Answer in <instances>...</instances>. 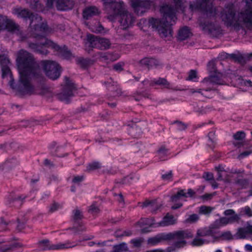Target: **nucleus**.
I'll return each mask as SVG.
<instances>
[{
	"mask_svg": "<svg viewBox=\"0 0 252 252\" xmlns=\"http://www.w3.org/2000/svg\"><path fill=\"white\" fill-rule=\"evenodd\" d=\"M16 61L20 74L18 85L13 86L14 79L11 72L6 65L2 67V77L4 78L9 75L11 78L9 82L10 86L21 94H31L33 92L34 88L31 83V80L33 78L38 82L43 81L44 77L41 70L33 56L24 49L20 50L17 53Z\"/></svg>",
	"mask_w": 252,
	"mask_h": 252,
	"instance_id": "f257e3e1",
	"label": "nucleus"
},
{
	"mask_svg": "<svg viewBox=\"0 0 252 252\" xmlns=\"http://www.w3.org/2000/svg\"><path fill=\"white\" fill-rule=\"evenodd\" d=\"M160 12L162 18L161 19L150 18L149 25L158 31L161 37L169 39L172 36V26L177 19L175 10L171 6L164 5L160 7Z\"/></svg>",
	"mask_w": 252,
	"mask_h": 252,
	"instance_id": "f03ea898",
	"label": "nucleus"
},
{
	"mask_svg": "<svg viewBox=\"0 0 252 252\" xmlns=\"http://www.w3.org/2000/svg\"><path fill=\"white\" fill-rule=\"evenodd\" d=\"M246 6L238 12L236 21L249 30L252 29V0L246 1Z\"/></svg>",
	"mask_w": 252,
	"mask_h": 252,
	"instance_id": "7ed1b4c3",
	"label": "nucleus"
},
{
	"mask_svg": "<svg viewBox=\"0 0 252 252\" xmlns=\"http://www.w3.org/2000/svg\"><path fill=\"white\" fill-rule=\"evenodd\" d=\"M189 8L192 11H200L210 16L216 15V7L210 0H196L190 3Z\"/></svg>",
	"mask_w": 252,
	"mask_h": 252,
	"instance_id": "20e7f679",
	"label": "nucleus"
},
{
	"mask_svg": "<svg viewBox=\"0 0 252 252\" xmlns=\"http://www.w3.org/2000/svg\"><path fill=\"white\" fill-rule=\"evenodd\" d=\"M189 234L184 231H175L166 234H159L149 238L147 242L149 244L155 245L163 241L171 240L174 238L188 237H189Z\"/></svg>",
	"mask_w": 252,
	"mask_h": 252,
	"instance_id": "39448f33",
	"label": "nucleus"
},
{
	"mask_svg": "<svg viewBox=\"0 0 252 252\" xmlns=\"http://www.w3.org/2000/svg\"><path fill=\"white\" fill-rule=\"evenodd\" d=\"M42 65L46 75L51 79H58L61 75L60 66L55 62L48 60L42 61Z\"/></svg>",
	"mask_w": 252,
	"mask_h": 252,
	"instance_id": "423d86ee",
	"label": "nucleus"
},
{
	"mask_svg": "<svg viewBox=\"0 0 252 252\" xmlns=\"http://www.w3.org/2000/svg\"><path fill=\"white\" fill-rule=\"evenodd\" d=\"M65 83L63 86L62 92L58 94V98L61 101L69 102L70 97L73 95V92L76 90L74 83L67 77L64 78Z\"/></svg>",
	"mask_w": 252,
	"mask_h": 252,
	"instance_id": "0eeeda50",
	"label": "nucleus"
},
{
	"mask_svg": "<svg viewBox=\"0 0 252 252\" xmlns=\"http://www.w3.org/2000/svg\"><path fill=\"white\" fill-rule=\"evenodd\" d=\"M51 29L48 27L46 23H42L41 24L35 25L33 27L31 26L29 31L30 37L34 38L37 40L46 38L45 37L48 33H50Z\"/></svg>",
	"mask_w": 252,
	"mask_h": 252,
	"instance_id": "6e6552de",
	"label": "nucleus"
},
{
	"mask_svg": "<svg viewBox=\"0 0 252 252\" xmlns=\"http://www.w3.org/2000/svg\"><path fill=\"white\" fill-rule=\"evenodd\" d=\"M54 3L56 8L59 11L71 10L75 4L74 0H47V6L50 8H53Z\"/></svg>",
	"mask_w": 252,
	"mask_h": 252,
	"instance_id": "1a4fd4ad",
	"label": "nucleus"
},
{
	"mask_svg": "<svg viewBox=\"0 0 252 252\" xmlns=\"http://www.w3.org/2000/svg\"><path fill=\"white\" fill-rule=\"evenodd\" d=\"M131 5L135 13L138 15H142L147 10L149 9L152 5L150 0H130Z\"/></svg>",
	"mask_w": 252,
	"mask_h": 252,
	"instance_id": "9d476101",
	"label": "nucleus"
},
{
	"mask_svg": "<svg viewBox=\"0 0 252 252\" xmlns=\"http://www.w3.org/2000/svg\"><path fill=\"white\" fill-rule=\"evenodd\" d=\"M48 41H52L47 38H45L44 41H40L39 43L28 42V46L32 51L42 55L46 56L48 54L49 51L44 47H50V46L47 44Z\"/></svg>",
	"mask_w": 252,
	"mask_h": 252,
	"instance_id": "9b49d317",
	"label": "nucleus"
},
{
	"mask_svg": "<svg viewBox=\"0 0 252 252\" xmlns=\"http://www.w3.org/2000/svg\"><path fill=\"white\" fill-rule=\"evenodd\" d=\"M47 44L50 46V48L57 51L58 55L63 59L69 60L72 57H74L71 51L65 45L63 47L60 46L53 41H48Z\"/></svg>",
	"mask_w": 252,
	"mask_h": 252,
	"instance_id": "f8f14e48",
	"label": "nucleus"
},
{
	"mask_svg": "<svg viewBox=\"0 0 252 252\" xmlns=\"http://www.w3.org/2000/svg\"><path fill=\"white\" fill-rule=\"evenodd\" d=\"M37 245L41 251L59 250L68 248V247H67L66 245L64 244H50L49 241L47 239L39 241L37 243Z\"/></svg>",
	"mask_w": 252,
	"mask_h": 252,
	"instance_id": "ddd939ff",
	"label": "nucleus"
},
{
	"mask_svg": "<svg viewBox=\"0 0 252 252\" xmlns=\"http://www.w3.org/2000/svg\"><path fill=\"white\" fill-rule=\"evenodd\" d=\"M179 231H184L189 233V237L180 238H174V239H176L178 241L175 242L172 246L168 247L165 252H173L175 251L177 249H180L185 247L187 244V241H185V239L191 238L193 237L192 233L189 230H179ZM173 240H174V239Z\"/></svg>",
	"mask_w": 252,
	"mask_h": 252,
	"instance_id": "4468645a",
	"label": "nucleus"
},
{
	"mask_svg": "<svg viewBox=\"0 0 252 252\" xmlns=\"http://www.w3.org/2000/svg\"><path fill=\"white\" fill-rule=\"evenodd\" d=\"M120 17V22L124 30H126L131 26L135 20V18L132 14L127 10L121 13Z\"/></svg>",
	"mask_w": 252,
	"mask_h": 252,
	"instance_id": "2eb2a0df",
	"label": "nucleus"
},
{
	"mask_svg": "<svg viewBox=\"0 0 252 252\" xmlns=\"http://www.w3.org/2000/svg\"><path fill=\"white\" fill-rule=\"evenodd\" d=\"M208 69L210 73V81L218 84H220L219 77L220 73L217 72L216 65L213 62H210L208 64Z\"/></svg>",
	"mask_w": 252,
	"mask_h": 252,
	"instance_id": "dca6fc26",
	"label": "nucleus"
},
{
	"mask_svg": "<svg viewBox=\"0 0 252 252\" xmlns=\"http://www.w3.org/2000/svg\"><path fill=\"white\" fill-rule=\"evenodd\" d=\"M99 37L92 34L87 35V41L86 42V50L90 53L93 48H98Z\"/></svg>",
	"mask_w": 252,
	"mask_h": 252,
	"instance_id": "f3484780",
	"label": "nucleus"
},
{
	"mask_svg": "<svg viewBox=\"0 0 252 252\" xmlns=\"http://www.w3.org/2000/svg\"><path fill=\"white\" fill-rule=\"evenodd\" d=\"M226 19L230 24H233L235 21V9L234 4H228L225 9Z\"/></svg>",
	"mask_w": 252,
	"mask_h": 252,
	"instance_id": "a211bd4d",
	"label": "nucleus"
},
{
	"mask_svg": "<svg viewBox=\"0 0 252 252\" xmlns=\"http://www.w3.org/2000/svg\"><path fill=\"white\" fill-rule=\"evenodd\" d=\"M99 13V9L96 6H88L83 10V16L84 19L87 20L94 16L98 15Z\"/></svg>",
	"mask_w": 252,
	"mask_h": 252,
	"instance_id": "6ab92c4d",
	"label": "nucleus"
},
{
	"mask_svg": "<svg viewBox=\"0 0 252 252\" xmlns=\"http://www.w3.org/2000/svg\"><path fill=\"white\" fill-rule=\"evenodd\" d=\"M124 3L123 2H116L114 1L111 4H108L106 7L112 9L115 15H121V13L124 12L125 10L123 8Z\"/></svg>",
	"mask_w": 252,
	"mask_h": 252,
	"instance_id": "aec40b11",
	"label": "nucleus"
},
{
	"mask_svg": "<svg viewBox=\"0 0 252 252\" xmlns=\"http://www.w3.org/2000/svg\"><path fill=\"white\" fill-rule=\"evenodd\" d=\"M15 11L18 17L25 19H30L31 21V24H32L34 17L32 12H30L28 9L20 8L15 9Z\"/></svg>",
	"mask_w": 252,
	"mask_h": 252,
	"instance_id": "412c9836",
	"label": "nucleus"
},
{
	"mask_svg": "<svg viewBox=\"0 0 252 252\" xmlns=\"http://www.w3.org/2000/svg\"><path fill=\"white\" fill-rule=\"evenodd\" d=\"M220 220H216L214 224L208 230L209 235H212L215 238H219L220 237Z\"/></svg>",
	"mask_w": 252,
	"mask_h": 252,
	"instance_id": "4be33fe9",
	"label": "nucleus"
},
{
	"mask_svg": "<svg viewBox=\"0 0 252 252\" xmlns=\"http://www.w3.org/2000/svg\"><path fill=\"white\" fill-rule=\"evenodd\" d=\"M191 35L190 29L188 27H184L181 28L178 33V39L180 41L186 40Z\"/></svg>",
	"mask_w": 252,
	"mask_h": 252,
	"instance_id": "5701e85b",
	"label": "nucleus"
},
{
	"mask_svg": "<svg viewBox=\"0 0 252 252\" xmlns=\"http://www.w3.org/2000/svg\"><path fill=\"white\" fill-rule=\"evenodd\" d=\"M140 64L143 66H145L148 69L154 66L159 65L158 61L154 58H145L140 61Z\"/></svg>",
	"mask_w": 252,
	"mask_h": 252,
	"instance_id": "b1692460",
	"label": "nucleus"
},
{
	"mask_svg": "<svg viewBox=\"0 0 252 252\" xmlns=\"http://www.w3.org/2000/svg\"><path fill=\"white\" fill-rule=\"evenodd\" d=\"M203 29L204 30H207L209 33L213 36H218L220 33L219 27H217L214 24L211 23L208 25H205Z\"/></svg>",
	"mask_w": 252,
	"mask_h": 252,
	"instance_id": "393cba45",
	"label": "nucleus"
},
{
	"mask_svg": "<svg viewBox=\"0 0 252 252\" xmlns=\"http://www.w3.org/2000/svg\"><path fill=\"white\" fill-rule=\"evenodd\" d=\"M175 223V220L173 216L167 214L163 219L162 220L158 223V226H165Z\"/></svg>",
	"mask_w": 252,
	"mask_h": 252,
	"instance_id": "a878e982",
	"label": "nucleus"
},
{
	"mask_svg": "<svg viewBox=\"0 0 252 252\" xmlns=\"http://www.w3.org/2000/svg\"><path fill=\"white\" fill-rule=\"evenodd\" d=\"M5 29L12 32L18 33L19 32V26L13 21L7 19Z\"/></svg>",
	"mask_w": 252,
	"mask_h": 252,
	"instance_id": "bb28decb",
	"label": "nucleus"
},
{
	"mask_svg": "<svg viewBox=\"0 0 252 252\" xmlns=\"http://www.w3.org/2000/svg\"><path fill=\"white\" fill-rule=\"evenodd\" d=\"M155 85H160L165 88H170V83L166 79L163 78H159L157 80L151 81L150 85L154 86Z\"/></svg>",
	"mask_w": 252,
	"mask_h": 252,
	"instance_id": "cd10ccee",
	"label": "nucleus"
},
{
	"mask_svg": "<svg viewBox=\"0 0 252 252\" xmlns=\"http://www.w3.org/2000/svg\"><path fill=\"white\" fill-rule=\"evenodd\" d=\"M30 3V7L36 11H41L43 10V6L39 2V0H26Z\"/></svg>",
	"mask_w": 252,
	"mask_h": 252,
	"instance_id": "c85d7f7f",
	"label": "nucleus"
},
{
	"mask_svg": "<svg viewBox=\"0 0 252 252\" xmlns=\"http://www.w3.org/2000/svg\"><path fill=\"white\" fill-rule=\"evenodd\" d=\"M77 63L80 65L81 67L86 68L88 66L93 65L94 61L90 59L79 58L77 60Z\"/></svg>",
	"mask_w": 252,
	"mask_h": 252,
	"instance_id": "c756f323",
	"label": "nucleus"
},
{
	"mask_svg": "<svg viewBox=\"0 0 252 252\" xmlns=\"http://www.w3.org/2000/svg\"><path fill=\"white\" fill-rule=\"evenodd\" d=\"M148 206H151L153 208L152 211L154 212H156V211L160 208V206L157 203V200H147L142 203V207H146Z\"/></svg>",
	"mask_w": 252,
	"mask_h": 252,
	"instance_id": "7c9ffc66",
	"label": "nucleus"
},
{
	"mask_svg": "<svg viewBox=\"0 0 252 252\" xmlns=\"http://www.w3.org/2000/svg\"><path fill=\"white\" fill-rule=\"evenodd\" d=\"M231 59L233 60L235 62H237L241 64H245L247 61V57H244L241 54H232L230 55Z\"/></svg>",
	"mask_w": 252,
	"mask_h": 252,
	"instance_id": "2f4dec72",
	"label": "nucleus"
},
{
	"mask_svg": "<svg viewBox=\"0 0 252 252\" xmlns=\"http://www.w3.org/2000/svg\"><path fill=\"white\" fill-rule=\"evenodd\" d=\"M98 48L100 50H106L109 48L111 43L109 39L104 38H98Z\"/></svg>",
	"mask_w": 252,
	"mask_h": 252,
	"instance_id": "473e14b6",
	"label": "nucleus"
},
{
	"mask_svg": "<svg viewBox=\"0 0 252 252\" xmlns=\"http://www.w3.org/2000/svg\"><path fill=\"white\" fill-rule=\"evenodd\" d=\"M140 226L145 225H148L150 227L153 226L155 223V219L154 218H142L137 222Z\"/></svg>",
	"mask_w": 252,
	"mask_h": 252,
	"instance_id": "72a5a7b5",
	"label": "nucleus"
},
{
	"mask_svg": "<svg viewBox=\"0 0 252 252\" xmlns=\"http://www.w3.org/2000/svg\"><path fill=\"white\" fill-rule=\"evenodd\" d=\"M128 251L126 244L125 243H122L119 245H116L113 247V250L112 252H124Z\"/></svg>",
	"mask_w": 252,
	"mask_h": 252,
	"instance_id": "f704fd0d",
	"label": "nucleus"
},
{
	"mask_svg": "<svg viewBox=\"0 0 252 252\" xmlns=\"http://www.w3.org/2000/svg\"><path fill=\"white\" fill-rule=\"evenodd\" d=\"M181 197H187V193L185 192L184 189H181L178 191L176 194L171 197V201L173 202H176L179 200Z\"/></svg>",
	"mask_w": 252,
	"mask_h": 252,
	"instance_id": "c9c22d12",
	"label": "nucleus"
},
{
	"mask_svg": "<svg viewBox=\"0 0 252 252\" xmlns=\"http://www.w3.org/2000/svg\"><path fill=\"white\" fill-rule=\"evenodd\" d=\"M224 214L225 215L228 216V219L229 220H234L238 221L239 220V217L238 216L235 214L234 211L233 210H226Z\"/></svg>",
	"mask_w": 252,
	"mask_h": 252,
	"instance_id": "e433bc0d",
	"label": "nucleus"
},
{
	"mask_svg": "<svg viewBox=\"0 0 252 252\" xmlns=\"http://www.w3.org/2000/svg\"><path fill=\"white\" fill-rule=\"evenodd\" d=\"M98 55H99L100 58L103 59L105 61L109 60L111 61H114L116 60L117 58V57L113 58V55L109 53H102L101 52H99Z\"/></svg>",
	"mask_w": 252,
	"mask_h": 252,
	"instance_id": "4c0bfd02",
	"label": "nucleus"
},
{
	"mask_svg": "<svg viewBox=\"0 0 252 252\" xmlns=\"http://www.w3.org/2000/svg\"><path fill=\"white\" fill-rule=\"evenodd\" d=\"M9 221H6L3 217L0 218V231H7L8 230V225Z\"/></svg>",
	"mask_w": 252,
	"mask_h": 252,
	"instance_id": "58836bf2",
	"label": "nucleus"
},
{
	"mask_svg": "<svg viewBox=\"0 0 252 252\" xmlns=\"http://www.w3.org/2000/svg\"><path fill=\"white\" fill-rule=\"evenodd\" d=\"M83 218L82 212L78 209L73 211V219L75 221L81 220Z\"/></svg>",
	"mask_w": 252,
	"mask_h": 252,
	"instance_id": "ea45409f",
	"label": "nucleus"
},
{
	"mask_svg": "<svg viewBox=\"0 0 252 252\" xmlns=\"http://www.w3.org/2000/svg\"><path fill=\"white\" fill-rule=\"evenodd\" d=\"M121 229H118L115 232V236L117 238L122 237L124 236H129L132 234V231L131 230L124 231L121 234H119V232H121Z\"/></svg>",
	"mask_w": 252,
	"mask_h": 252,
	"instance_id": "a19ab883",
	"label": "nucleus"
},
{
	"mask_svg": "<svg viewBox=\"0 0 252 252\" xmlns=\"http://www.w3.org/2000/svg\"><path fill=\"white\" fill-rule=\"evenodd\" d=\"M101 167L100 163L97 161H94L90 163L87 168V170L88 171L94 170L100 168Z\"/></svg>",
	"mask_w": 252,
	"mask_h": 252,
	"instance_id": "79ce46f5",
	"label": "nucleus"
},
{
	"mask_svg": "<svg viewBox=\"0 0 252 252\" xmlns=\"http://www.w3.org/2000/svg\"><path fill=\"white\" fill-rule=\"evenodd\" d=\"M246 136V133L242 131H238L233 135V138L236 140H243Z\"/></svg>",
	"mask_w": 252,
	"mask_h": 252,
	"instance_id": "37998d69",
	"label": "nucleus"
},
{
	"mask_svg": "<svg viewBox=\"0 0 252 252\" xmlns=\"http://www.w3.org/2000/svg\"><path fill=\"white\" fill-rule=\"evenodd\" d=\"M16 221L17 225L16 229L18 232H21L25 228L26 222L25 221H21L19 218L17 219Z\"/></svg>",
	"mask_w": 252,
	"mask_h": 252,
	"instance_id": "c03bdc74",
	"label": "nucleus"
},
{
	"mask_svg": "<svg viewBox=\"0 0 252 252\" xmlns=\"http://www.w3.org/2000/svg\"><path fill=\"white\" fill-rule=\"evenodd\" d=\"M212 210V208L211 207L206 206H202L199 208V212L200 214H209Z\"/></svg>",
	"mask_w": 252,
	"mask_h": 252,
	"instance_id": "a18cd8bd",
	"label": "nucleus"
},
{
	"mask_svg": "<svg viewBox=\"0 0 252 252\" xmlns=\"http://www.w3.org/2000/svg\"><path fill=\"white\" fill-rule=\"evenodd\" d=\"M235 183L242 188H246L248 185V181L246 179H239L235 181Z\"/></svg>",
	"mask_w": 252,
	"mask_h": 252,
	"instance_id": "49530a36",
	"label": "nucleus"
},
{
	"mask_svg": "<svg viewBox=\"0 0 252 252\" xmlns=\"http://www.w3.org/2000/svg\"><path fill=\"white\" fill-rule=\"evenodd\" d=\"M7 19L6 17L0 15V31L5 29Z\"/></svg>",
	"mask_w": 252,
	"mask_h": 252,
	"instance_id": "de8ad7c7",
	"label": "nucleus"
},
{
	"mask_svg": "<svg viewBox=\"0 0 252 252\" xmlns=\"http://www.w3.org/2000/svg\"><path fill=\"white\" fill-rule=\"evenodd\" d=\"M205 243V240L200 238H195L192 242L191 245L193 246H199Z\"/></svg>",
	"mask_w": 252,
	"mask_h": 252,
	"instance_id": "09e8293b",
	"label": "nucleus"
},
{
	"mask_svg": "<svg viewBox=\"0 0 252 252\" xmlns=\"http://www.w3.org/2000/svg\"><path fill=\"white\" fill-rule=\"evenodd\" d=\"M202 178L207 181L211 182L213 180L214 176L213 173L206 172L203 174Z\"/></svg>",
	"mask_w": 252,
	"mask_h": 252,
	"instance_id": "8fccbe9b",
	"label": "nucleus"
},
{
	"mask_svg": "<svg viewBox=\"0 0 252 252\" xmlns=\"http://www.w3.org/2000/svg\"><path fill=\"white\" fill-rule=\"evenodd\" d=\"M176 9H182L185 0H173Z\"/></svg>",
	"mask_w": 252,
	"mask_h": 252,
	"instance_id": "3c124183",
	"label": "nucleus"
},
{
	"mask_svg": "<svg viewBox=\"0 0 252 252\" xmlns=\"http://www.w3.org/2000/svg\"><path fill=\"white\" fill-rule=\"evenodd\" d=\"M99 212V209L96 205L94 203L92 205L90 206V208L89 209V212L94 214V213H98Z\"/></svg>",
	"mask_w": 252,
	"mask_h": 252,
	"instance_id": "603ef678",
	"label": "nucleus"
},
{
	"mask_svg": "<svg viewBox=\"0 0 252 252\" xmlns=\"http://www.w3.org/2000/svg\"><path fill=\"white\" fill-rule=\"evenodd\" d=\"M168 149L165 146H161L158 151V153L161 157L165 156L167 155Z\"/></svg>",
	"mask_w": 252,
	"mask_h": 252,
	"instance_id": "864d4df0",
	"label": "nucleus"
},
{
	"mask_svg": "<svg viewBox=\"0 0 252 252\" xmlns=\"http://www.w3.org/2000/svg\"><path fill=\"white\" fill-rule=\"evenodd\" d=\"M221 239L229 240L232 239L233 236L230 232L227 231L221 233Z\"/></svg>",
	"mask_w": 252,
	"mask_h": 252,
	"instance_id": "5fc2aeb1",
	"label": "nucleus"
},
{
	"mask_svg": "<svg viewBox=\"0 0 252 252\" xmlns=\"http://www.w3.org/2000/svg\"><path fill=\"white\" fill-rule=\"evenodd\" d=\"M199 219V217L196 214H192L189 216V218L186 220L188 222H194Z\"/></svg>",
	"mask_w": 252,
	"mask_h": 252,
	"instance_id": "6e6d98bb",
	"label": "nucleus"
},
{
	"mask_svg": "<svg viewBox=\"0 0 252 252\" xmlns=\"http://www.w3.org/2000/svg\"><path fill=\"white\" fill-rule=\"evenodd\" d=\"M197 77V72L195 70H191L189 73V76L187 78V80H192L194 78Z\"/></svg>",
	"mask_w": 252,
	"mask_h": 252,
	"instance_id": "4d7b16f0",
	"label": "nucleus"
},
{
	"mask_svg": "<svg viewBox=\"0 0 252 252\" xmlns=\"http://www.w3.org/2000/svg\"><path fill=\"white\" fill-rule=\"evenodd\" d=\"M174 123L178 125V128L179 130H185L187 128V125L180 121H175Z\"/></svg>",
	"mask_w": 252,
	"mask_h": 252,
	"instance_id": "13d9d810",
	"label": "nucleus"
},
{
	"mask_svg": "<svg viewBox=\"0 0 252 252\" xmlns=\"http://www.w3.org/2000/svg\"><path fill=\"white\" fill-rule=\"evenodd\" d=\"M84 178V177L83 176H75L72 179V182L76 184H79L83 180Z\"/></svg>",
	"mask_w": 252,
	"mask_h": 252,
	"instance_id": "bf43d9fd",
	"label": "nucleus"
},
{
	"mask_svg": "<svg viewBox=\"0 0 252 252\" xmlns=\"http://www.w3.org/2000/svg\"><path fill=\"white\" fill-rule=\"evenodd\" d=\"M197 235L198 236L203 237L207 235H209V232H208V230H198Z\"/></svg>",
	"mask_w": 252,
	"mask_h": 252,
	"instance_id": "052dcab7",
	"label": "nucleus"
},
{
	"mask_svg": "<svg viewBox=\"0 0 252 252\" xmlns=\"http://www.w3.org/2000/svg\"><path fill=\"white\" fill-rule=\"evenodd\" d=\"M252 153V150H250L249 151H245L241 153L238 157L239 159H241L246 156H249V155Z\"/></svg>",
	"mask_w": 252,
	"mask_h": 252,
	"instance_id": "680f3d73",
	"label": "nucleus"
},
{
	"mask_svg": "<svg viewBox=\"0 0 252 252\" xmlns=\"http://www.w3.org/2000/svg\"><path fill=\"white\" fill-rule=\"evenodd\" d=\"M235 221H237V220H229L227 217L221 218V224H227L228 223H231Z\"/></svg>",
	"mask_w": 252,
	"mask_h": 252,
	"instance_id": "e2e57ef3",
	"label": "nucleus"
},
{
	"mask_svg": "<svg viewBox=\"0 0 252 252\" xmlns=\"http://www.w3.org/2000/svg\"><path fill=\"white\" fill-rule=\"evenodd\" d=\"M59 204L57 203L54 202L50 206V212L51 213L54 212V211L57 210L59 208Z\"/></svg>",
	"mask_w": 252,
	"mask_h": 252,
	"instance_id": "0e129e2a",
	"label": "nucleus"
},
{
	"mask_svg": "<svg viewBox=\"0 0 252 252\" xmlns=\"http://www.w3.org/2000/svg\"><path fill=\"white\" fill-rule=\"evenodd\" d=\"M142 242V241L141 239H133L131 240V243L133 244L135 247H139Z\"/></svg>",
	"mask_w": 252,
	"mask_h": 252,
	"instance_id": "69168bd1",
	"label": "nucleus"
},
{
	"mask_svg": "<svg viewBox=\"0 0 252 252\" xmlns=\"http://www.w3.org/2000/svg\"><path fill=\"white\" fill-rule=\"evenodd\" d=\"M123 64L121 63H118L113 65V68L116 71H121L123 70Z\"/></svg>",
	"mask_w": 252,
	"mask_h": 252,
	"instance_id": "338daca9",
	"label": "nucleus"
},
{
	"mask_svg": "<svg viewBox=\"0 0 252 252\" xmlns=\"http://www.w3.org/2000/svg\"><path fill=\"white\" fill-rule=\"evenodd\" d=\"M244 212L245 214L248 216L252 217V210L249 207L246 206L245 207L244 209Z\"/></svg>",
	"mask_w": 252,
	"mask_h": 252,
	"instance_id": "774afa93",
	"label": "nucleus"
}]
</instances>
